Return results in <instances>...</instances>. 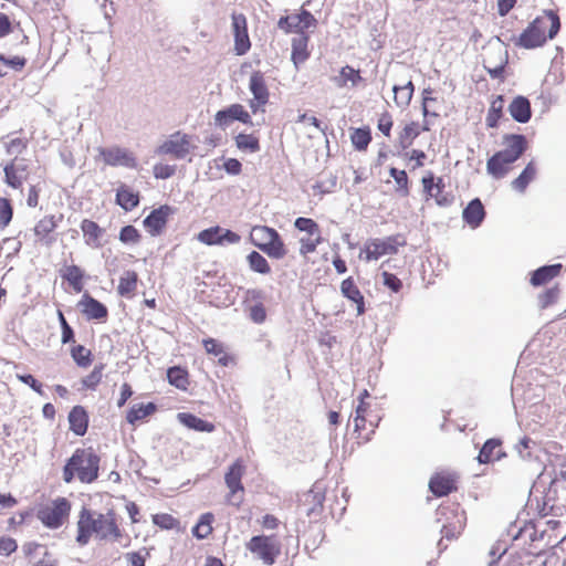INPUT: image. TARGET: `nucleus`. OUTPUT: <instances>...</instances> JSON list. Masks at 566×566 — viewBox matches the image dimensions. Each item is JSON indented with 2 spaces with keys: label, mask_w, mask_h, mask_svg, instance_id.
Wrapping results in <instances>:
<instances>
[{
  "label": "nucleus",
  "mask_w": 566,
  "mask_h": 566,
  "mask_svg": "<svg viewBox=\"0 0 566 566\" xmlns=\"http://www.w3.org/2000/svg\"><path fill=\"white\" fill-rule=\"evenodd\" d=\"M92 534H95L99 541L118 542L122 532L115 514L112 511L107 514L96 513V511L83 507L77 521L76 542L80 545H86L90 543Z\"/></svg>",
  "instance_id": "1"
},
{
  "label": "nucleus",
  "mask_w": 566,
  "mask_h": 566,
  "mask_svg": "<svg viewBox=\"0 0 566 566\" xmlns=\"http://www.w3.org/2000/svg\"><path fill=\"white\" fill-rule=\"evenodd\" d=\"M559 30V18L555 11H544L542 15L534 19L516 40V45L524 49L543 46L548 39L556 36Z\"/></svg>",
  "instance_id": "2"
},
{
  "label": "nucleus",
  "mask_w": 566,
  "mask_h": 566,
  "mask_svg": "<svg viewBox=\"0 0 566 566\" xmlns=\"http://www.w3.org/2000/svg\"><path fill=\"white\" fill-rule=\"evenodd\" d=\"M504 148L488 159V174L494 178L506 176L510 166L521 158L527 148V138L522 134H505L503 138Z\"/></svg>",
  "instance_id": "3"
},
{
  "label": "nucleus",
  "mask_w": 566,
  "mask_h": 566,
  "mask_svg": "<svg viewBox=\"0 0 566 566\" xmlns=\"http://www.w3.org/2000/svg\"><path fill=\"white\" fill-rule=\"evenodd\" d=\"M99 457L92 449H76L63 468V481L71 483L76 474L82 483H92L98 476Z\"/></svg>",
  "instance_id": "4"
},
{
  "label": "nucleus",
  "mask_w": 566,
  "mask_h": 566,
  "mask_svg": "<svg viewBox=\"0 0 566 566\" xmlns=\"http://www.w3.org/2000/svg\"><path fill=\"white\" fill-rule=\"evenodd\" d=\"M534 488L536 491H539V488L543 489L541 515L558 516V478L555 474V469L549 471L548 468L545 467L543 472L538 475Z\"/></svg>",
  "instance_id": "5"
},
{
  "label": "nucleus",
  "mask_w": 566,
  "mask_h": 566,
  "mask_svg": "<svg viewBox=\"0 0 566 566\" xmlns=\"http://www.w3.org/2000/svg\"><path fill=\"white\" fill-rule=\"evenodd\" d=\"M406 239L401 234H394L386 238L370 239L364 247L366 261L379 260L386 254H396L399 247L405 245Z\"/></svg>",
  "instance_id": "6"
},
{
  "label": "nucleus",
  "mask_w": 566,
  "mask_h": 566,
  "mask_svg": "<svg viewBox=\"0 0 566 566\" xmlns=\"http://www.w3.org/2000/svg\"><path fill=\"white\" fill-rule=\"evenodd\" d=\"M247 472V467L243 460L237 459L224 474V483L227 484L230 493L228 494L227 501L230 505L240 506L243 502L244 485L242 478Z\"/></svg>",
  "instance_id": "7"
},
{
  "label": "nucleus",
  "mask_w": 566,
  "mask_h": 566,
  "mask_svg": "<svg viewBox=\"0 0 566 566\" xmlns=\"http://www.w3.org/2000/svg\"><path fill=\"white\" fill-rule=\"evenodd\" d=\"M247 549L261 559L265 565H274L276 555L280 554V546L274 536L254 535L247 543Z\"/></svg>",
  "instance_id": "8"
},
{
  "label": "nucleus",
  "mask_w": 566,
  "mask_h": 566,
  "mask_svg": "<svg viewBox=\"0 0 566 566\" xmlns=\"http://www.w3.org/2000/svg\"><path fill=\"white\" fill-rule=\"evenodd\" d=\"M191 150L190 138L187 134L179 132L171 134L169 139L165 140L155 153L159 156H166L169 154L176 159H184L189 155Z\"/></svg>",
  "instance_id": "9"
},
{
  "label": "nucleus",
  "mask_w": 566,
  "mask_h": 566,
  "mask_svg": "<svg viewBox=\"0 0 566 566\" xmlns=\"http://www.w3.org/2000/svg\"><path fill=\"white\" fill-rule=\"evenodd\" d=\"M252 98L250 101V108L252 114L264 111V106L269 103V88L264 80V75L260 72H253L249 83Z\"/></svg>",
  "instance_id": "10"
},
{
  "label": "nucleus",
  "mask_w": 566,
  "mask_h": 566,
  "mask_svg": "<svg viewBox=\"0 0 566 566\" xmlns=\"http://www.w3.org/2000/svg\"><path fill=\"white\" fill-rule=\"evenodd\" d=\"M233 120H239L242 124H253L251 115L240 104H232L217 111L214 114V125L221 128L230 126Z\"/></svg>",
  "instance_id": "11"
},
{
  "label": "nucleus",
  "mask_w": 566,
  "mask_h": 566,
  "mask_svg": "<svg viewBox=\"0 0 566 566\" xmlns=\"http://www.w3.org/2000/svg\"><path fill=\"white\" fill-rule=\"evenodd\" d=\"M71 505L67 499L59 497L52 502V506L41 511V520L49 527H60L67 517Z\"/></svg>",
  "instance_id": "12"
},
{
  "label": "nucleus",
  "mask_w": 566,
  "mask_h": 566,
  "mask_svg": "<svg viewBox=\"0 0 566 566\" xmlns=\"http://www.w3.org/2000/svg\"><path fill=\"white\" fill-rule=\"evenodd\" d=\"M422 187L423 191L430 198H433L439 207H449V205H451L454 200L451 193L443 192L446 185L442 177H438L437 182H434V177L432 174L423 176Z\"/></svg>",
  "instance_id": "13"
},
{
  "label": "nucleus",
  "mask_w": 566,
  "mask_h": 566,
  "mask_svg": "<svg viewBox=\"0 0 566 566\" xmlns=\"http://www.w3.org/2000/svg\"><path fill=\"white\" fill-rule=\"evenodd\" d=\"M232 30L234 36V49L237 55H244L251 48V41L248 35L247 18L242 13L232 14Z\"/></svg>",
  "instance_id": "14"
},
{
  "label": "nucleus",
  "mask_w": 566,
  "mask_h": 566,
  "mask_svg": "<svg viewBox=\"0 0 566 566\" xmlns=\"http://www.w3.org/2000/svg\"><path fill=\"white\" fill-rule=\"evenodd\" d=\"M99 154L108 166H122L126 168H136L137 166V160L134 154L127 149L119 147L101 148Z\"/></svg>",
  "instance_id": "15"
},
{
  "label": "nucleus",
  "mask_w": 566,
  "mask_h": 566,
  "mask_svg": "<svg viewBox=\"0 0 566 566\" xmlns=\"http://www.w3.org/2000/svg\"><path fill=\"white\" fill-rule=\"evenodd\" d=\"M170 212V207L163 206L150 211L148 217L144 219L143 223L151 235H157L161 233V230L166 226Z\"/></svg>",
  "instance_id": "16"
},
{
  "label": "nucleus",
  "mask_w": 566,
  "mask_h": 566,
  "mask_svg": "<svg viewBox=\"0 0 566 566\" xmlns=\"http://www.w3.org/2000/svg\"><path fill=\"white\" fill-rule=\"evenodd\" d=\"M77 305L88 319H104L108 315L105 304L90 294H83Z\"/></svg>",
  "instance_id": "17"
},
{
  "label": "nucleus",
  "mask_w": 566,
  "mask_h": 566,
  "mask_svg": "<svg viewBox=\"0 0 566 566\" xmlns=\"http://www.w3.org/2000/svg\"><path fill=\"white\" fill-rule=\"evenodd\" d=\"M429 489L437 497H442V495H447L453 492L454 490H457L454 474H433L429 482Z\"/></svg>",
  "instance_id": "18"
},
{
  "label": "nucleus",
  "mask_w": 566,
  "mask_h": 566,
  "mask_svg": "<svg viewBox=\"0 0 566 566\" xmlns=\"http://www.w3.org/2000/svg\"><path fill=\"white\" fill-rule=\"evenodd\" d=\"M559 275V263L544 265L531 272L530 284L539 287L549 284V282Z\"/></svg>",
  "instance_id": "19"
},
{
  "label": "nucleus",
  "mask_w": 566,
  "mask_h": 566,
  "mask_svg": "<svg viewBox=\"0 0 566 566\" xmlns=\"http://www.w3.org/2000/svg\"><path fill=\"white\" fill-rule=\"evenodd\" d=\"M509 112L514 120L520 124H526L532 117L531 102L527 97L517 96L512 99Z\"/></svg>",
  "instance_id": "20"
},
{
  "label": "nucleus",
  "mask_w": 566,
  "mask_h": 566,
  "mask_svg": "<svg viewBox=\"0 0 566 566\" xmlns=\"http://www.w3.org/2000/svg\"><path fill=\"white\" fill-rule=\"evenodd\" d=\"M484 217L485 210L480 199H473L468 202V207L462 211L464 222L473 229L481 226Z\"/></svg>",
  "instance_id": "21"
},
{
  "label": "nucleus",
  "mask_w": 566,
  "mask_h": 566,
  "mask_svg": "<svg viewBox=\"0 0 566 566\" xmlns=\"http://www.w3.org/2000/svg\"><path fill=\"white\" fill-rule=\"evenodd\" d=\"M340 293L356 304L357 315L365 313L364 295L360 293L353 277H347L342 281Z\"/></svg>",
  "instance_id": "22"
},
{
  "label": "nucleus",
  "mask_w": 566,
  "mask_h": 566,
  "mask_svg": "<svg viewBox=\"0 0 566 566\" xmlns=\"http://www.w3.org/2000/svg\"><path fill=\"white\" fill-rule=\"evenodd\" d=\"M69 423L75 434L83 436L86 433L88 428V415L83 406H74L71 409Z\"/></svg>",
  "instance_id": "23"
},
{
  "label": "nucleus",
  "mask_w": 566,
  "mask_h": 566,
  "mask_svg": "<svg viewBox=\"0 0 566 566\" xmlns=\"http://www.w3.org/2000/svg\"><path fill=\"white\" fill-rule=\"evenodd\" d=\"M139 193L134 192L130 187L125 184L118 186L116 191V202L126 211L134 210L139 205Z\"/></svg>",
  "instance_id": "24"
},
{
  "label": "nucleus",
  "mask_w": 566,
  "mask_h": 566,
  "mask_svg": "<svg viewBox=\"0 0 566 566\" xmlns=\"http://www.w3.org/2000/svg\"><path fill=\"white\" fill-rule=\"evenodd\" d=\"M307 42L308 38L305 35V33L293 38L291 41V59L296 66L298 64L305 63L310 56Z\"/></svg>",
  "instance_id": "25"
},
{
  "label": "nucleus",
  "mask_w": 566,
  "mask_h": 566,
  "mask_svg": "<svg viewBox=\"0 0 566 566\" xmlns=\"http://www.w3.org/2000/svg\"><path fill=\"white\" fill-rule=\"evenodd\" d=\"M81 229L85 238V243L90 247H101L99 239L104 234V229L101 228L96 221L90 219H83Z\"/></svg>",
  "instance_id": "26"
},
{
  "label": "nucleus",
  "mask_w": 566,
  "mask_h": 566,
  "mask_svg": "<svg viewBox=\"0 0 566 566\" xmlns=\"http://www.w3.org/2000/svg\"><path fill=\"white\" fill-rule=\"evenodd\" d=\"M536 178V166L533 160L528 161L517 178L513 179L512 188L517 192H525L527 185Z\"/></svg>",
  "instance_id": "27"
},
{
  "label": "nucleus",
  "mask_w": 566,
  "mask_h": 566,
  "mask_svg": "<svg viewBox=\"0 0 566 566\" xmlns=\"http://www.w3.org/2000/svg\"><path fill=\"white\" fill-rule=\"evenodd\" d=\"M497 55H499V60H500L497 64H493L491 57H486L484 60V69L488 72V74L490 75V77L493 80L502 78V76L505 72V66L507 64L509 56H507L506 50L499 49Z\"/></svg>",
  "instance_id": "28"
},
{
  "label": "nucleus",
  "mask_w": 566,
  "mask_h": 566,
  "mask_svg": "<svg viewBox=\"0 0 566 566\" xmlns=\"http://www.w3.org/2000/svg\"><path fill=\"white\" fill-rule=\"evenodd\" d=\"M57 227L54 216H46L38 221L34 227V234L39 238L44 244H52V239L48 238L50 233Z\"/></svg>",
  "instance_id": "29"
},
{
  "label": "nucleus",
  "mask_w": 566,
  "mask_h": 566,
  "mask_svg": "<svg viewBox=\"0 0 566 566\" xmlns=\"http://www.w3.org/2000/svg\"><path fill=\"white\" fill-rule=\"evenodd\" d=\"M177 417L182 424L188 428H192V430L200 432H212L214 430L213 423L202 420L201 417L192 413H178Z\"/></svg>",
  "instance_id": "30"
},
{
  "label": "nucleus",
  "mask_w": 566,
  "mask_h": 566,
  "mask_svg": "<svg viewBox=\"0 0 566 566\" xmlns=\"http://www.w3.org/2000/svg\"><path fill=\"white\" fill-rule=\"evenodd\" d=\"M262 252L266 253L269 258L275 260H281L286 254L282 237L276 230L273 231L271 239L268 241Z\"/></svg>",
  "instance_id": "31"
},
{
  "label": "nucleus",
  "mask_w": 566,
  "mask_h": 566,
  "mask_svg": "<svg viewBox=\"0 0 566 566\" xmlns=\"http://www.w3.org/2000/svg\"><path fill=\"white\" fill-rule=\"evenodd\" d=\"M360 81L361 75L350 65L342 66L339 74L335 75L333 78V83L336 84L337 87H345L348 82H350L352 85H357Z\"/></svg>",
  "instance_id": "32"
},
{
  "label": "nucleus",
  "mask_w": 566,
  "mask_h": 566,
  "mask_svg": "<svg viewBox=\"0 0 566 566\" xmlns=\"http://www.w3.org/2000/svg\"><path fill=\"white\" fill-rule=\"evenodd\" d=\"M138 276L135 271L127 270L118 281V293L120 296L129 297L137 286Z\"/></svg>",
  "instance_id": "33"
},
{
  "label": "nucleus",
  "mask_w": 566,
  "mask_h": 566,
  "mask_svg": "<svg viewBox=\"0 0 566 566\" xmlns=\"http://www.w3.org/2000/svg\"><path fill=\"white\" fill-rule=\"evenodd\" d=\"M274 228H270L266 226H255L251 230V243L258 247L260 251L264 250L268 241L271 239Z\"/></svg>",
  "instance_id": "34"
},
{
  "label": "nucleus",
  "mask_w": 566,
  "mask_h": 566,
  "mask_svg": "<svg viewBox=\"0 0 566 566\" xmlns=\"http://www.w3.org/2000/svg\"><path fill=\"white\" fill-rule=\"evenodd\" d=\"M413 91L415 87L410 81L401 86H394V101L396 105L400 108L409 106Z\"/></svg>",
  "instance_id": "35"
},
{
  "label": "nucleus",
  "mask_w": 566,
  "mask_h": 566,
  "mask_svg": "<svg viewBox=\"0 0 566 566\" xmlns=\"http://www.w3.org/2000/svg\"><path fill=\"white\" fill-rule=\"evenodd\" d=\"M167 378L170 385L177 389L186 390L188 387V373L180 366L169 367L167 371Z\"/></svg>",
  "instance_id": "36"
},
{
  "label": "nucleus",
  "mask_w": 566,
  "mask_h": 566,
  "mask_svg": "<svg viewBox=\"0 0 566 566\" xmlns=\"http://www.w3.org/2000/svg\"><path fill=\"white\" fill-rule=\"evenodd\" d=\"M156 412V406L153 402L147 405H134L126 415L127 422L134 424L140 419Z\"/></svg>",
  "instance_id": "37"
},
{
  "label": "nucleus",
  "mask_w": 566,
  "mask_h": 566,
  "mask_svg": "<svg viewBox=\"0 0 566 566\" xmlns=\"http://www.w3.org/2000/svg\"><path fill=\"white\" fill-rule=\"evenodd\" d=\"M62 277L67 280L70 285L76 293H81L83 290V271L76 265L66 266Z\"/></svg>",
  "instance_id": "38"
},
{
  "label": "nucleus",
  "mask_w": 566,
  "mask_h": 566,
  "mask_svg": "<svg viewBox=\"0 0 566 566\" xmlns=\"http://www.w3.org/2000/svg\"><path fill=\"white\" fill-rule=\"evenodd\" d=\"M247 261L252 271L260 273L261 275H269L271 268L269 261L260 254V252L252 251L248 254Z\"/></svg>",
  "instance_id": "39"
},
{
  "label": "nucleus",
  "mask_w": 566,
  "mask_h": 566,
  "mask_svg": "<svg viewBox=\"0 0 566 566\" xmlns=\"http://www.w3.org/2000/svg\"><path fill=\"white\" fill-rule=\"evenodd\" d=\"M234 140L239 150L256 153L260 149V140L253 134L240 133Z\"/></svg>",
  "instance_id": "40"
},
{
  "label": "nucleus",
  "mask_w": 566,
  "mask_h": 566,
  "mask_svg": "<svg viewBox=\"0 0 566 566\" xmlns=\"http://www.w3.org/2000/svg\"><path fill=\"white\" fill-rule=\"evenodd\" d=\"M501 441L499 439H489L482 446L476 460L480 464H488L494 459V451L499 449Z\"/></svg>",
  "instance_id": "41"
},
{
  "label": "nucleus",
  "mask_w": 566,
  "mask_h": 566,
  "mask_svg": "<svg viewBox=\"0 0 566 566\" xmlns=\"http://www.w3.org/2000/svg\"><path fill=\"white\" fill-rule=\"evenodd\" d=\"M214 516L210 513L200 516L198 524L192 527V535L198 538H206L212 532V521Z\"/></svg>",
  "instance_id": "42"
},
{
  "label": "nucleus",
  "mask_w": 566,
  "mask_h": 566,
  "mask_svg": "<svg viewBox=\"0 0 566 566\" xmlns=\"http://www.w3.org/2000/svg\"><path fill=\"white\" fill-rule=\"evenodd\" d=\"M503 105L504 99L502 96H497L494 101H492L491 108L489 109V114L485 119L488 126L496 127L499 125V119L503 114Z\"/></svg>",
  "instance_id": "43"
},
{
  "label": "nucleus",
  "mask_w": 566,
  "mask_h": 566,
  "mask_svg": "<svg viewBox=\"0 0 566 566\" xmlns=\"http://www.w3.org/2000/svg\"><path fill=\"white\" fill-rule=\"evenodd\" d=\"M419 134L420 132L418 129L417 123H410L406 125L399 136L400 148H409Z\"/></svg>",
  "instance_id": "44"
},
{
  "label": "nucleus",
  "mask_w": 566,
  "mask_h": 566,
  "mask_svg": "<svg viewBox=\"0 0 566 566\" xmlns=\"http://www.w3.org/2000/svg\"><path fill=\"white\" fill-rule=\"evenodd\" d=\"M6 184L13 187L20 188L23 185V175H19V168L11 161L4 167Z\"/></svg>",
  "instance_id": "45"
},
{
  "label": "nucleus",
  "mask_w": 566,
  "mask_h": 566,
  "mask_svg": "<svg viewBox=\"0 0 566 566\" xmlns=\"http://www.w3.org/2000/svg\"><path fill=\"white\" fill-rule=\"evenodd\" d=\"M389 175L394 178L395 182L397 184V190L401 192L402 196H407L409 193V178L406 170L391 167L389 169Z\"/></svg>",
  "instance_id": "46"
},
{
  "label": "nucleus",
  "mask_w": 566,
  "mask_h": 566,
  "mask_svg": "<svg viewBox=\"0 0 566 566\" xmlns=\"http://www.w3.org/2000/svg\"><path fill=\"white\" fill-rule=\"evenodd\" d=\"M221 235V227H210L208 229H203L198 234V239L201 243L212 245V244H220V237Z\"/></svg>",
  "instance_id": "47"
},
{
  "label": "nucleus",
  "mask_w": 566,
  "mask_h": 566,
  "mask_svg": "<svg viewBox=\"0 0 566 566\" xmlns=\"http://www.w3.org/2000/svg\"><path fill=\"white\" fill-rule=\"evenodd\" d=\"M73 361L82 367H87L91 364V352L83 345L73 346L71 349Z\"/></svg>",
  "instance_id": "48"
},
{
  "label": "nucleus",
  "mask_w": 566,
  "mask_h": 566,
  "mask_svg": "<svg viewBox=\"0 0 566 566\" xmlns=\"http://www.w3.org/2000/svg\"><path fill=\"white\" fill-rule=\"evenodd\" d=\"M350 140L357 150H364L368 147L371 142V134L368 129H356L350 135Z\"/></svg>",
  "instance_id": "49"
},
{
  "label": "nucleus",
  "mask_w": 566,
  "mask_h": 566,
  "mask_svg": "<svg viewBox=\"0 0 566 566\" xmlns=\"http://www.w3.org/2000/svg\"><path fill=\"white\" fill-rule=\"evenodd\" d=\"M322 242L321 232L318 230V234H315L314 237H303L300 239V253L305 255L307 253H313L316 251L317 245H319Z\"/></svg>",
  "instance_id": "50"
},
{
  "label": "nucleus",
  "mask_w": 566,
  "mask_h": 566,
  "mask_svg": "<svg viewBox=\"0 0 566 566\" xmlns=\"http://www.w3.org/2000/svg\"><path fill=\"white\" fill-rule=\"evenodd\" d=\"M25 64L27 59L23 56L15 55L8 57L3 54H0V65L4 71H7V69H12L15 72H20L22 71Z\"/></svg>",
  "instance_id": "51"
},
{
  "label": "nucleus",
  "mask_w": 566,
  "mask_h": 566,
  "mask_svg": "<svg viewBox=\"0 0 566 566\" xmlns=\"http://www.w3.org/2000/svg\"><path fill=\"white\" fill-rule=\"evenodd\" d=\"M294 226L312 237L318 234L319 231V226L311 218L298 217L295 219Z\"/></svg>",
  "instance_id": "52"
},
{
  "label": "nucleus",
  "mask_w": 566,
  "mask_h": 566,
  "mask_svg": "<svg viewBox=\"0 0 566 566\" xmlns=\"http://www.w3.org/2000/svg\"><path fill=\"white\" fill-rule=\"evenodd\" d=\"M558 302V289L557 286L551 287L546 290L544 293L539 294L537 297V303L541 310H546V307L556 304Z\"/></svg>",
  "instance_id": "53"
},
{
  "label": "nucleus",
  "mask_w": 566,
  "mask_h": 566,
  "mask_svg": "<svg viewBox=\"0 0 566 566\" xmlns=\"http://www.w3.org/2000/svg\"><path fill=\"white\" fill-rule=\"evenodd\" d=\"M12 218L13 208L11 201L7 198H0V228L8 227Z\"/></svg>",
  "instance_id": "54"
},
{
  "label": "nucleus",
  "mask_w": 566,
  "mask_h": 566,
  "mask_svg": "<svg viewBox=\"0 0 566 566\" xmlns=\"http://www.w3.org/2000/svg\"><path fill=\"white\" fill-rule=\"evenodd\" d=\"M103 365H96L90 375L82 379L83 386L88 389H95L103 378Z\"/></svg>",
  "instance_id": "55"
},
{
  "label": "nucleus",
  "mask_w": 566,
  "mask_h": 566,
  "mask_svg": "<svg viewBox=\"0 0 566 566\" xmlns=\"http://www.w3.org/2000/svg\"><path fill=\"white\" fill-rule=\"evenodd\" d=\"M140 233L134 226H125L119 230V241L123 243H138L140 240Z\"/></svg>",
  "instance_id": "56"
},
{
  "label": "nucleus",
  "mask_w": 566,
  "mask_h": 566,
  "mask_svg": "<svg viewBox=\"0 0 566 566\" xmlns=\"http://www.w3.org/2000/svg\"><path fill=\"white\" fill-rule=\"evenodd\" d=\"M536 447V442L527 437L520 440L518 444L515 446L520 458L527 460L533 455V449Z\"/></svg>",
  "instance_id": "57"
},
{
  "label": "nucleus",
  "mask_w": 566,
  "mask_h": 566,
  "mask_svg": "<svg viewBox=\"0 0 566 566\" xmlns=\"http://www.w3.org/2000/svg\"><path fill=\"white\" fill-rule=\"evenodd\" d=\"M316 24V20L310 11H301L297 13V33H305L306 29L313 28Z\"/></svg>",
  "instance_id": "58"
},
{
  "label": "nucleus",
  "mask_w": 566,
  "mask_h": 566,
  "mask_svg": "<svg viewBox=\"0 0 566 566\" xmlns=\"http://www.w3.org/2000/svg\"><path fill=\"white\" fill-rule=\"evenodd\" d=\"M455 522L444 523L442 525L441 532L444 537H454L455 534L461 533L464 517L455 515Z\"/></svg>",
  "instance_id": "59"
},
{
  "label": "nucleus",
  "mask_w": 566,
  "mask_h": 566,
  "mask_svg": "<svg viewBox=\"0 0 566 566\" xmlns=\"http://www.w3.org/2000/svg\"><path fill=\"white\" fill-rule=\"evenodd\" d=\"M277 28L286 33H297V13L282 15V18L277 22Z\"/></svg>",
  "instance_id": "60"
},
{
  "label": "nucleus",
  "mask_w": 566,
  "mask_h": 566,
  "mask_svg": "<svg viewBox=\"0 0 566 566\" xmlns=\"http://www.w3.org/2000/svg\"><path fill=\"white\" fill-rule=\"evenodd\" d=\"M153 522L155 525L167 530L174 528L178 524L176 517L169 514H156L153 517Z\"/></svg>",
  "instance_id": "61"
},
{
  "label": "nucleus",
  "mask_w": 566,
  "mask_h": 566,
  "mask_svg": "<svg viewBox=\"0 0 566 566\" xmlns=\"http://www.w3.org/2000/svg\"><path fill=\"white\" fill-rule=\"evenodd\" d=\"M384 277V285H386L388 289L392 290L394 293H398L400 291L402 283L399 277H397L395 274H391V272L384 271L382 272Z\"/></svg>",
  "instance_id": "62"
},
{
  "label": "nucleus",
  "mask_w": 566,
  "mask_h": 566,
  "mask_svg": "<svg viewBox=\"0 0 566 566\" xmlns=\"http://www.w3.org/2000/svg\"><path fill=\"white\" fill-rule=\"evenodd\" d=\"M18 544L13 537L1 536L0 537V555H10L17 551Z\"/></svg>",
  "instance_id": "63"
},
{
  "label": "nucleus",
  "mask_w": 566,
  "mask_h": 566,
  "mask_svg": "<svg viewBox=\"0 0 566 566\" xmlns=\"http://www.w3.org/2000/svg\"><path fill=\"white\" fill-rule=\"evenodd\" d=\"M176 167L170 165L158 164L154 166V175L156 178H170L175 175Z\"/></svg>",
  "instance_id": "64"
}]
</instances>
